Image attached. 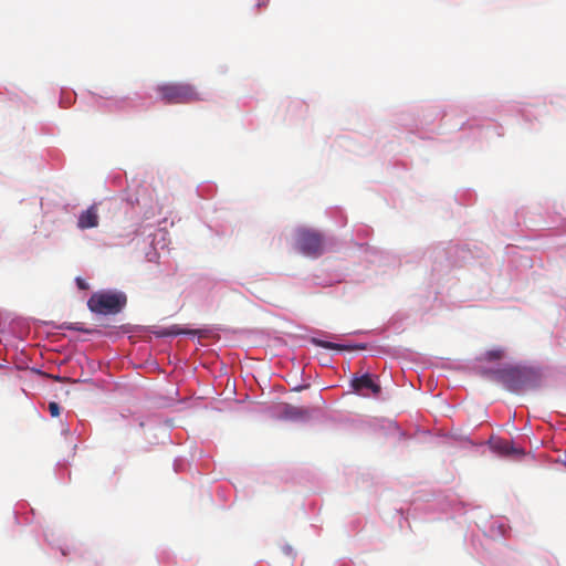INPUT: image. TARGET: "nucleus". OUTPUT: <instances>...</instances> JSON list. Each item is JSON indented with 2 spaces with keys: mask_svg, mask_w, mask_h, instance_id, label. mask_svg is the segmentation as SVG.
I'll return each mask as SVG.
<instances>
[{
  "mask_svg": "<svg viewBox=\"0 0 566 566\" xmlns=\"http://www.w3.org/2000/svg\"><path fill=\"white\" fill-rule=\"evenodd\" d=\"M156 92L165 104H190L205 101L203 94L195 85L185 82L160 84Z\"/></svg>",
  "mask_w": 566,
  "mask_h": 566,
  "instance_id": "nucleus-1",
  "label": "nucleus"
},
{
  "mask_svg": "<svg viewBox=\"0 0 566 566\" xmlns=\"http://www.w3.org/2000/svg\"><path fill=\"white\" fill-rule=\"evenodd\" d=\"M66 329L70 331H76L82 333H90L91 331L87 328H84L80 323H73L65 326Z\"/></svg>",
  "mask_w": 566,
  "mask_h": 566,
  "instance_id": "nucleus-12",
  "label": "nucleus"
},
{
  "mask_svg": "<svg viewBox=\"0 0 566 566\" xmlns=\"http://www.w3.org/2000/svg\"><path fill=\"white\" fill-rule=\"evenodd\" d=\"M76 284L81 290H86L88 287L87 283L81 277L76 279Z\"/></svg>",
  "mask_w": 566,
  "mask_h": 566,
  "instance_id": "nucleus-13",
  "label": "nucleus"
},
{
  "mask_svg": "<svg viewBox=\"0 0 566 566\" xmlns=\"http://www.w3.org/2000/svg\"><path fill=\"white\" fill-rule=\"evenodd\" d=\"M199 331L196 329H185L179 327L178 325H171L170 327L163 328L158 332H156V335L159 337H166V336H177V335H196Z\"/></svg>",
  "mask_w": 566,
  "mask_h": 566,
  "instance_id": "nucleus-8",
  "label": "nucleus"
},
{
  "mask_svg": "<svg viewBox=\"0 0 566 566\" xmlns=\"http://www.w3.org/2000/svg\"><path fill=\"white\" fill-rule=\"evenodd\" d=\"M127 297L120 292H96L87 301L88 308L96 314L119 313L126 305Z\"/></svg>",
  "mask_w": 566,
  "mask_h": 566,
  "instance_id": "nucleus-2",
  "label": "nucleus"
},
{
  "mask_svg": "<svg viewBox=\"0 0 566 566\" xmlns=\"http://www.w3.org/2000/svg\"><path fill=\"white\" fill-rule=\"evenodd\" d=\"M494 378L509 390L517 392L530 381V373L524 368L510 367L492 371Z\"/></svg>",
  "mask_w": 566,
  "mask_h": 566,
  "instance_id": "nucleus-4",
  "label": "nucleus"
},
{
  "mask_svg": "<svg viewBox=\"0 0 566 566\" xmlns=\"http://www.w3.org/2000/svg\"><path fill=\"white\" fill-rule=\"evenodd\" d=\"M296 247L303 254L317 258L324 251L323 235L314 230L300 229L296 232Z\"/></svg>",
  "mask_w": 566,
  "mask_h": 566,
  "instance_id": "nucleus-3",
  "label": "nucleus"
},
{
  "mask_svg": "<svg viewBox=\"0 0 566 566\" xmlns=\"http://www.w3.org/2000/svg\"><path fill=\"white\" fill-rule=\"evenodd\" d=\"M491 448L501 455L521 454L522 451L516 449L512 441L505 439H496L491 441Z\"/></svg>",
  "mask_w": 566,
  "mask_h": 566,
  "instance_id": "nucleus-7",
  "label": "nucleus"
},
{
  "mask_svg": "<svg viewBox=\"0 0 566 566\" xmlns=\"http://www.w3.org/2000/svg\"><path fill=\"white\" fill-rule=\"evenodd\" d=\"M49 411L52 417H59L61 411L60 405L55 401H51L49 403Z\"/></svg>",
  "mask_w": 566,
  "mask_h": 566,
  "instance_id": "nucleus-11",
  "label": "nucleus"
},
{
  "mask_svg": "<svg viewBox=\"0 0 566 566\" xmlns=\"http://www.w3.org/2000/svg\"><path fill=\"white\" fill-rule=\"evenodd\" d=\"M313 343L316 344L317 346L322 347V348H325V349H337V350L344 349L343 345H339V344H336V343H332V342H327V340H321V339L314 338Z\"/></svg>",
  "mask_w": 566,
  "mask_h": 566,
  "instance_id": "nucleus-9",
  "label": "nucleus"
},
{
  "mask_svg": "<svg viewBox=\"0 0 566 566\" xmlns=\"http://www.w3.org/2000/svg\"><path fill=\"white\" fill-rule=\"evenodd\" d=\"M350 386L359 395L366 396L367 394L365 390L370 391L374 396H377L380 394V386L374 381L373 377L369 374H364L361 376H355L352 381Z\"/></svg>",
  "mask_w": 566,
  "mask_h": 566,
  "instance_id": "nucleus-5",
  "label": "nucleus"
},
{
  "mask_svg": "<svg viewBox=\"0 0 566 566\" xmlns=\"http://www.w3.org/2000/svg\"><path fill=\"white\" fill-rule=\"evenodd\" d=\"M98 226V213L95 205L83 211L77 220V227L82 230Z\"/></svg>",
  "mask_w": 566,
  "mask_h": 566,
  "instance_id": "nucleus-6",
  "label": "nucleus"
},
{
  "mask_svg": "<svg viewBox=\"0 0 566 566\" xmlns=\"http://www.w3.org/2000/svg\"><path fill=\"white\" fill-rule=\"evenodd\" d=\"M503 357V350L497 348V349H492V350H489L485 353L484 355V359L485 360H489V361H492V360H499Z\"/></svg>",
  "mask_w": 566,
  "mask_h": 566,
  "instance_id": "nucleus-10",
  "label": "nucleus"
}]
</instances>
